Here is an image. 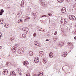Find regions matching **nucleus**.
I'll use <instances>...</instances> for the list:
<instances>
[{
    "label": "nucleus",
    "instance_id": "f257e3e1",
    "mask_svg": "<svg viewBox=\"0 0 76 76\" xmlns=\"http://www.w3.org/2000/svg\"><path fill=\"white\" fill-rule=\"evenodd\" d=\"M61 22L62 25H65L67 23L66 20L64 18H62L61 21Z\"/></svg>",
    "mask_w": 76,
    "mask_h": 76
},
{
    "label": "nucleus",
    "instance_id": "f03ea898",
    "mask_svg": "<svg viewBox=\"0 0 76 76\" xmlns=\"http://www.w3.org/2000/svg\"><path fill=\"white\" fill-rule=\"evenodd\" d=\"M69 19L72 20H76V17L73 15H70L69 16Z\"/></svg>",
    "mask_w": 76,
    "mask_h": 76
},
{
    "label": "nucleus",
    "instance_id": "7ed1b4c3",
    "mask_svg": "<svg viewBox=\"0 0 76 76\" xmlns=\"http://www.w3.org/2000/svg\"><path fill=\"white\" fill-rule=\"evenodd\" d=\"M34 44L37 45V46H38V47H41V46H42L41 44L38 43V42L36 41H34Z\"/></svg>",
    "mask_w": 76,
    "mask_h": 76
},
{
    "label": "nucleus",
    "instance_id": "20e7f679",
    "mask_svg": "<svg viewBox=\"0 0 76 76\" xmlns=\"http://www.w3.org/2000/svg\"><path fill=\"white\" fill-rule=\"evenodd\" d=\"M8 73V70L7 69L3 70V74L5 75H6Z\"/></svg>",
    "mask_w": 76,
    "mask_h": 76
},
{
    "label": "nucleus",
    "instance_id": "39448f33",
    "mask_svg": "<svg viewBox=\"0 0 76 76\" xmlns=\"http://www.w3.org/2000/svg\"><path fill=\"white\" fill-rule=\"evenodd\" d=\"M39 56L40 57H42L44 55V52L42 51H41L39 53Z\"/></svg>",
    "mask_w": 76,
    "mask_h": 76
},
{
    "label": "nucleus",
    "instance_id": "423d86ee",
    "mask_svg": "<svg viewBox=\"0 0 76 76\" xmlns=\"http://www.w3.org/2000/svg\"><path fill=\"white\" fill-rule=\"evenodd\" d=\"M30 17L28 16L25 17L24 22H26L28 21V19H30Z\"/></svg>",
    "mask_w": 76,
    "mask_h": 76
},
{
    "label": "nucleus",
    "instance_id": "0eeeda50",
    "mask_svg": "<svg viewBox=\"0 0 76 76\" xmlns=\"http://www.w3.org/2000/svg\"><path fill=\"white\" fill-rule=\"evenodd\" d=\"M61 12L62 13H65L66 12V8L64 7L62 8Z\"/></svg>",
    "mask_w": 76,
    "mask_h": 76
},
{
    "label": "nucleus",
    "instance_id": "6e6552de",
    "mask_svg": "<svg viewBox=\"0 0 76 76\" xmlns=\"http://www.w3.org/2000/svg\"><path fill=\"white\" fill-rule=\"evenodd\" d=\"M66 55H67V53L66 52L63 53L62 54V56H63L64 57H66Z\"/></svg>",
    "mask_w": 76,
    "mask_h": 76
},
{
    "label": "nucleus",
    "instance_id": "1a4fd4ad",
    "mask_svg": "<svg viewBox=\"0 0 76 76\" xmlns=\"http://www.w3.org/2000/svg\"><path fill=\"white\" fill-rule=\"evenodd\" d=\"M24 65L25 66H27L28 64H29L28 61H25L23 63Z\"/></svg>",
    "mask_w": 76,
    "mask_h": 76
},
{
    "label": "nucleus",
    "instance_id": "9d476101",
    "mask_svg": "<svg viewBox=\"0 0 76 76\" xmlns=\"http://www.w3.org/2000/svg\"><path fill=\"white\" fill-rule=\"evenodd\" d=\"M25 2H24V1L23 0L21 2V7H24V4Z\"/></svg>",
    "mask_w": 76,
    "mask_h": 76
},
{
    "label": "nucleus",
    "instance_id": "9b49d317",
    "mask_svg": "<svg viewBox=\"0 0 76 76\" xmlns=\"http://www.w3.org/2000/svg\"><path fill=\"white\" fill-rule=\"evenodd\" d=\"M4 12V10H3V9L1 10H0V15L2 16V15H3V13Z\"/></svg>",
    "mask_w": 76,
    "mask_h": 76
},
{
    "label": "nucleus",
    "instance_id": "f8f14e48",
    "mask_svg": "<svg viewBox=\"0 0 76 76\" xmlns=\"http://www.w3.org/2000/svg\"><path fill=\"white\" fill-rule=\"evenodd\" d=\"M18 23H22V20L21 19H20L18 20Z\"/></svg>",
    "mask_w": 76,
    "mask_h": 76
},
{
    "label": "nucleus",
    "instance_id": "ddd939ff",
    "mask_svg": "<svg viewBox=\"0 0 76 76\" xmlns=\"http://www.w3.org/2000/svg\"><path fill=\"white\" fill-rule=\"evenodd\" d=\"M39 31H41V32H45V30L44 29L41 28L39 29Z\"/></svg>",
    "mask_w": 76,
    "mask_h": 76
},
{
    "label": "nucleus",
    "instance_id": "4468645a",
    "mask_svg": "<svg viewBox=\"0 0 76 76\" xmlns=\"http://www.w3.org/2000/svg\"><path fill=\"white\" fill-rule=\"evenodd\" d=\"M26 11H27V12H31L32 10L30 8H28L26 9Z\"/></svg>",
    "mask_w": 76,
    "mask_h": 76
},
{
    "label": "nucleus",
    "instance_id": "2eb2a0df",
    "mask_svg": "<svg viewBox=\"0 0 76 76\" xmlns=\"http://www.w3.org/2000/svg\"><path fill=\"white\" fill-rule=\"evenodd\" d=\"M43 72H40L39 74H38V76H43Z\"/></svg>",
    "mask_w": 76,
    "mask_h": 76
},
{
    "label": "nucleus",
    "instance_id": "dca6fc26",
    "mask_svg": "<svg viewBox=\"0 0 76 76\" xmlns=\"http://www.w3.org/2000/svg\"><path fill=\"white\" fill-rule=\"evenodd\" d=\"M23 29H25V30H24V31H28L29 30V28L27 27H23Z\"/></svg>",
    "mask_w": 76,
    "mask_h": 76
},
{
    "label": "nucleus",
    "instance_id": "f3484780",
    "mask_svg": "<svg viewBox=\"0 0 76 76\" xmlns=\"http://www.w3.org/2000/svg\"><path fill=\"white\" fill-rule=\"evenodd\" d=\"M72 43L70 42H68L67 44V46H70L72 45Z\"/></svg>",
    "mask_w": 76,
    "mask_h": 76
},
{
    "label": "nucleus",
    "instance_id": "a211bd4d",
    "mask_svg": "<svg viewBox=\"0 0 76 76\" xmlns=\"http://www.w3.org/2000/svg\"><path fill=\"white\" fill-rule=\"evenodd\" d=\"M29 55H30V56H32V55H33V52H32V51H30L29 52Z\"/></svg>",
    "mask_w": 76,
    "mask_h": 76
},
{
    "label": "nucleus",
    "instance_id": "6ab92c4d",
    "mask_svg": "<svg viewBox=\"0 0 76 76\" xmlns=\"http://www.w3.org/2000/svg\"><path fill=\"white\" fill-rule=\"evenodd\" d=\"M14 47H13L12 48V51H13V52H15L16 50V49H15V50H14Z\"/></svg>",
    "mask_w": 76,
    "mask_h": 76
},
{
    "label": "nucleus",
    "instance_id": "aec40b11",
    "mask_svg": "<svg viewBox=\"0 0 76 76\" xmlns=\"http://www.w3.org/2000/svg\"><path fill=\"white\" fill-rule=\"evenodd\" d=\"M73 8L75 10H76V4H75L74 5Z\"/></svg>",
    "mask_w": 76,
    "mask_h": 76
},
{
    "label": "nucleus",
    "instance_id": "412c9836",
    "mask_svg": "<svg viewBox=\"0 0 76 76\" xmlns=\"http://www.w3.org/2000/svg\"><path fill=\"white\" fill-rule=\"evenodd\" d=\"M58 2H59V3H62V2H63V0H57Z\"/></svg>",
    "mask_w": 76,
    "mask_h": 76
},
{
    "label": "nucleus",
    "instance_id": "4be33fe9",
    "mask_svg": "<svg viewBox=\"0 0 76 76\" xmlns=\"http://www.w3.org/2000/svg\"><path fill=\"white\" fill-rule=\"evenodd\" d=\"M22 37L23 38H25L26 37V34H22Z\"/></svg>",
    "mask_w": 76,
    "mask_h": 76
},
{
    "label": "nucleus",
    "instance_id": "5701e85b",
    "mask_svg": "<svg viewBox=\"0 0 76 76\" xmlns=\"http://www.w3.org/2000/svg\"><path fill=\"white\" fill-rule=\"evenodd\" d=\"M19 46V45L18 44H16L15 45V46L14 47L15 48H17V47H18Z\"/></svg>",
    "mask_w": 76,
    "mask_h": 76
},
{
    "label": "nucleus",
    "instance_id": "b1692460",
    "mask_svg": "<svg viewBox=\"0 0 76 76\" xmlns=\"http://www.w3.org/2000/svg\"><path fill=\"white\" fill-rule=\"evenodd\" d=\"M34 62L35 63H38V62H39V60H37L36 59V58H35V60H34Z\"/></svg>",
    "mask_w": 76,
    "mask_h": 76
},
{
    "label": "nucleus",
    "instance_id": "393cba45",
    "mask_svg": "<svg viewBox=\"0 0 76 76\" xmlns=\"http://www.w3.org/2000/svg\"><path fill=\"white\" fill-rule=\"evenodd\" d=\"M9 27V25L8 24H5V27H6V28H7Z\"/></svg>",
    "mask_w": 76,
    "mask_h": 76
},
{
    "label": "nucleus",
    "instance_id": "a878e982",
    "mask_svg": "<svg viewBox=\"0 0 76 76\" xmlns=\"http://www.w3.org/2000/svg\"><path fill=\"white\" fill-rule=\"evenodd\" d=\"M57 34V31H56L54 33V35H56Z\"/></svg>",
    "mask_w": 76,
    "mask_h": 76
},
{
    "label": "nucleus",
    "instance_id": "bb28decb",
    "mask_svg": "<svg viewBox=\"0 0 76 76\" xmlns=\"http://www.w3.org/2000/svg\"><path fill=\"white\" fill-rule=\"evenodd\" d=\"M57 39H58V38L56 37H55V38H54V40L55 41H56V40H57Z\"/></svg>",
    "mask_w": 76,
    "mask_h": 76
},
{
    "label": "nucleus",
    "instance_id": "cd10ccee",
    "mask_svg": "<svg viewBox=\"0 0 76 76\" xmlns=\"http://www.w3.org/2000/svg\"><path fill=\"white\" fill-rule=\"evenodd\" d=\"M33 76H37V74H33Z\"/></svg>",
    "mask_w": 76,
    "mask_h": 76
},
{
    "label": "nucleus",
    "instance_id": "c85d7f7f",
    "mask_svg": "<svg viewBox=\"0 0 76 76\" xmlns=\"http://www.w3.org/2000/svg\"><path fill=\"white\" fill-rule=\"evenodd\" d=\"M0 22L1 23V24H3V20H0Z\"/></svg>",
    "mask_w": 76,
    "mask_h": 76
},
{
    "label": "nucleus",
    "instance_id": "c756f323",
    "mask_svg": "<svg viewBox=\"0 0 76 76\" xmlns=\"http://www.w3.org/2000/svg\"><path fill=\"white\" fill-rule=\"evenodd\" d=\"M11 73L12 74V75H14V73H15V72H14V71H11Z\"/></svg>",
    "mask_w": 76,
    "mask_h": 76
},
{
    "label": "nucleus",
    "instance_id": "7c9ffc66",
    "mask_svg": "<svg viewBox=\"0 0 76 76\" xmlns=\"http://www.w3.org/2000/svg\"><path fill=\"white\" fill-rule=\"evenodd\" d=\"M49 57H51V58H52L53 57V56L52 55H49Z\"/></svg>",
    "mask_w": 76,
    "mask_h": 76
},
{
    "label": "nucleus",
    "instance_id": "2f4dec72",
    "mask_svg": "<svg viewBox=\"0 0 76 76\" xmlns=\"http://www.w3.org/2000/svg\"><path fill=\"white\" fill-rule=\"evenodd\" d=\"M48 16H52V14H48Z\"/></svg>",
    "mask_w": 76,
    "mask_h": 76
},
{
    "label": "nucleus",
    "instance_id": "473e14b6",
    "mask_svg": "<svg viewBox=\"0 0 76 76\" xmlns=\"http://www.w3.org/2000/svg\"><path fill=\"white\" fill-rule=\"evenodd\" d=\"M8 66V62H7L6 64H5V66Z\"/></svg>",
    "mask_w": 76,
    "mask_h": 76
},
{
    "label": "nucleus",
    "instance_id": "72a5a7b5",
    "mask_svg": "<svg viewBox=\"0 0 76 76\" xmlns=\"http://www.w3.org/2000/svg\"><path fill=\"white\" fill-rule=\"evenodd\" d=\"M18 74L19 75H22V73H21V72H18Z\"/></svg>",
    "mask_w": 76,
    "mask_h": 76
},
{
    "label": "nucleus",
    "instance_id": "f704fd0d",
    "mask_svg": "<svg viewBox=\"0 0 76 76\" xmlns=\"http://www.w3.org/2000/svg\"><path fill=\"white\" fill-rule=\"evenodd\" d=\"M44 20H42L41 21V23H43L44 22Z\"/></svg>",
    "mask_w": 76,
    "mask_h": 76
},
{
    "label": "nucleus",
    "instance_id": "c9c22d12",
    "mask_svg": "<svg viewBox=\"0 0 76 76\" xmlns=\"http://www.w3.org/2000/svg\"><path fill=\"white\" fill-rule=\"evenodd\" d=\"M61 46H63L64 45V43L63 42H61Z\"/></svg>",
    "mask_w": 76,
    "mask_h": 76
},
{
    "label": "nucleus",
    "instance_id": "e433bc0d",
    "mask_svg": "<svg viewBox=\"0 0 76 76\" xmlns=\"http://www.w3.org/2000/svg\"><path fill=\"white\" fill-rule=\"evenodd\" d=\"M36 60H39V58L37 57L36 58Z\"/></svg>",
    "mask_w": 76,
    "mask_h": 76
},
{
    "label": "nucleus",
    "instance_id": "4c0bfd02",
    "mask_svg": "<svg viewBox=\"0 0 76 76\" xmlns=\"http://www.w3.org/2000/svg\"><path fill=\"white\" fill-rule=\"evenodd\" d=\"M43 62L44 63H46V61H45V60H43Z\"/></svg>",
    "mask_w": 76,
    "mask_h": 76
},
{
    "label": "nucleus",
    "instance_id": "58836bf2",
    "mask_svg": "<svg viewBox=\"0 0 76 76\" xmlns=\"http://www.w3.org/2000/svg\"><path fill=\"white\" fill-rule=\"evenodd\" d=\"M33 36L34 37H36V33H34V34H33Z\"/></svg>",
    "mask_w": 76,
    "mask_h": 76
},
{
    "label": "nucleus",
    "instance_id": "ea45409f",
    "mask_svg": "<svg viewBox=\"0 0 76 76\" xmlns=\"http://www.w3.org/2000/svg\"><path fill=\"white\" fill-rule=\"evenodd\" d=\"M26 76H30L29 74H26Z\"/></svg>",
    "mask_w": 76,
    "mask_h": 76
},
{
    "label": "nucleus",
    "instance_id": "a19ab883",
    "mask_svg": "<svg viewBox=\"0 0 76 76\" xmlns=\"http://www.w3.org/2000/svg\"><path fill=\"white\" fill-rule=\"evenodd\" d=\"M67 2H69L70 0H66Z\"/></svg>",
    "mask_w": 76,
    "mask_h": 76
},
{
    "label": "nucleus",
    "instance_id": "79ce46f5",
    "mask_svg": "<svg viewBox=\"0 0 76 76\" xmlns=\"http://www.w3.org/2000/svg\"><path fill=\"white\" fill-rule=\"evenodd\" d=\"M74 34H75L76 33V31H74Z\"/></svg>",
    "mask_w": 76,
    "mask_h": 76
},
{
    "label": "nucleus",
    "instance_id": "37998d69",
    "mask_svg": "<svg viewBox=\"0 0 76 76\" xmlns=\"http://www.w3.org/2000/svg\"><path fill=\"white\" fill-rule=\"evenodd\" d=\"M50 53L51 55H52V54H53V52H50Z\"/></svg>",
    "mask_w": 76,
    "mask_h": 76
},
{
    "label": "nucleus",
    "instance_id": "c03bdc74",
    "mask_svg": "<svg viewBox=\"0 0 76 76\" xmlns=\"http://www.w3.org/2000/svg\"><path fill=\"white\" fill-rule=\"evenodd\" d=\"M12 41V38H11L10 39V41Z\"/></svg>",
    "mask_w": 76,
    "mask_h": 76
},
{
    "label": "nucleus",
    "instance_id": "a18cd8bd",
    "mask_svg": "<svg viewBox=\"0 0 76 76\" xmlns=\"http://www.w3.org/2000/svg\"><path fill=\"white\" fill-rule=\"evenodd\" d=\"M18 71H21V70H21V69H18Z\"/></svg>",
    "mask_w": 76,
    "mask_h": 76
},
{
    "label": "nucleus",
    "instance_id": "49530a36",
    "mask_svg": "<svg viewBox=\"0 0 76 76\" xmlns=\"http://www.w3.org/2000/svg\"><path fill=\"white\" fill-rule=\"evenodd\" d=\"M46 41H49V39H46Z\"/></svg>",
    "mask_w": 76,
    "mask_h": 76
},
{
    "label": "nucleus",
    "instance_id": "de8ad7c7",
    "mask_svg": "<svg viewBox=\"0 0 76 76\" xmlns=\"http://www.w3.org/2000/svg\"><path fill=\"white\" fill-rule=\"evenodd\" d=\"M59 46H61V45L60 44H59Z\"/></svg>",
    "mask_w": 76,
    "mask_h": 76
},
{
    "label": "nucleus",
    "instance_id": "09e8293b",
    "mask_svg": "<svg viewBox=\"0 0 76 76\" xmlns=\"http://www.w3.org/2000/svg\"><path fill=\"white\" fill-rule=\"evenodd\" d=\"M23 31H25V30H25V29H24L23 28Z\"/></svg>",
    "mask_w": 76,
    "mask_h": 76
},
{
    "label": "nucleus",
    "instance_id": "8fccbe9b",
    "mask_svg": "<svg viewBox=\"0 0 76 76\" xmlns=\"http://www.w3.org/2000/svg\"><path fill=\"white\" fill-rule=\"evenodd\" d=\"M74 39H76V36H75V37H74Z\"/></svg>",
    "mask_w": 76,
    "mask_h": 76
},
{
    "label": "nucleus",
    "instance_id": "3c124183",
    "mask_svg": "<svg viewBox=\"0 0 76 76\" xmlns=\"http://www.w3.org/2000/svg\"><path fill=\"white\" fill-rule=\"evenodd\" d=\"M2 48V47L1 46L0 47V49H1Z\"/></svg>",
    "mask_w": 76,
    "mask_h": 76
},
{
    "label": "nucleus",
    "instance_id": "603ef678",
    "mask_svg": "<svg viewBox=\"0 0 76 76\" xmlns=\"http://www.w3.org/2000/svg\"><path fill=\"white\" fill-rule=\"evenodd\" d=\"M1 34H0V39H1Z\"/></svg>",
    "mask_w": 76,
    "mask_h": 76
},
{
    "label": "nucleus",
    "instance_id": "864d4df0",
    "mask_svg": "<svg viewBox=\"0 0 76 76\" xmlns=\"http://www.w3.org/2000/svg\"><path fill=\"white\" fill-rule=\"evenodd\" d=\"M14 76H16V74H14Z\"/></svg>",
    "mask_w": 76,
    "mask_h": 76
},
{
    "label": "nucleus",
    "instance_id": "5fc2aeb1",
    "mask_svg": "<svg viewBox=\"0 0 76 76\" xmlns=\"http://www.w3.org/2000/svg\"><path fill=\"white\" fill-rule=\"evenodd\" d=\"M3 23H4V20H3Z\"/></svg>",
    "mask_w": 76,
    "mask_h": 76
},
{
    "label": "nucleus",
    "instance_id": "6e6d98bb",
    "mask_svg": "<svg viewBox=\"0 0 76 76\" xmlns=\"http://www.w3.org/2000/svg\"><path fill=\"white\" fill-rule=\"evenodd\" d=\"M44 16H45L46 17H47V16H46V15H44V16H43L42 17H44Z\"/></svg>",
    "mask_w": 76,
    "mask_h": 76
},
{
    "label": "nucleus",
    "instance_id": "4d7b16f0",
    "mask_svg": "<svg viewBox=\"0 0 76 76\" xmlns=\"http://www.w3.org/2000/svg\"><path fill=\"white\" fill-rule=\"evenodd\" d=\"M10 75H13L12 74V73H11L10 74Z\"/></svg>",
    "mask_w": 76,
    "mask_h": 76
},
{
    "label": "nucleus",
    "instance_id": "13d9d810",
    "mask_svg": "<svg viewBox=\"0 0 76 76\" xmlns=\"http://www.w3.org/2000/svg\"><path fill=\"white\" fill-rule=\"evenodd\" d=\"M50 55H51L50 53L49 54V56H50Z\"/></svg>",
    "mask_w": 76,
    "mask_h": 76
},
{
    "label": "nucleus",
    "instance_id": "bf43d9fd",
    "mask_svg": "<svg viewBox=\"0 0 76 76\" xmlns=\"http://www.w3.org/2000/svg\"><path fill=\"white\" fill-rule=\"evenodd\" d=\"M16 48H14V50H15V49H16Z\"/></svg>",
    "mask_w": 76,
    "mask_h": 76
},
{
    "label": "nucleus",
    "instance_id": "052dcab7",
    "mask_svg": "<svg viewBox=\"0 0 76 76\" xmlns=\"http://www.w3.org/2000/svg\"><path fill=\"white\" fill-rule=\"evenodd\" d=\"M18 53H19V54H20L21 53H20L19 52H18Z\"/></svg>",
    "mask_w": 76,
    "mask_h": 76
},
{
    "label": "nucleus",
    "instance_id": "680f3d73",
    "mask_svg": "<svg viewBox=\"0 0 76 76\" xmlns=\"http://www.w3.org/2000/svg\"><path fill=\"white\" fill-rule=\"evenodd\" d=\"M0 35H1V33H0Z\"/></svg>",
    "mask_w": 76,
    "mask_h": 76
},
{
    "label": "nucleus",
    "instance_id": "e2e57ef3",
    "mask_svg": "<svg viewBox=\"0 0 76 76\" xmlns=\"http://www.w3.org/2000/svg\"><path fill=\"white\" fill-rule=\"evenodd\" d=\"M75 1H76V0H75Z\"/></svg>",
    "mask_w": 76,
    "mask_h": 76
},
{
    "label": "nucleus",
    "instance_id": "0e129e2a",
    "mask_svg": "<svg viewBox=\"0 0 76 76\" xmlns=\"http://www.w3.org/2000/svg\"><path fill=\"white\" fill-rule=\"evenodd\" d=\"M1 59L0 58V60Z\"/></svg>",
    "mask_w": 76,
    "mask_h": 76
},
{
    "label": "nucleus",
    "instance_id": "69168bd1",
    "mask_svg": "<svg viewBox=\"0 0 76 76\" xmlns=\"http://www.w3.org/2000/svg\"><path fill=\"white\" fill-rule=\"evenodd\" d=\"M20 53H21V52H20Z\"/></svg>",
    "mask_w": 76,
    "mask_h": 76
}]
</instances>
